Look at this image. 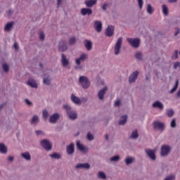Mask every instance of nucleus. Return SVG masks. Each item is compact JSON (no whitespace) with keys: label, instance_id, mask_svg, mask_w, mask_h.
<instances>
[{"label":"nucleus","instance_id":"f257e3e1","mask_svg":"<svg viewBox=\"0 0 180 180\" xmlns=\"http://www.w3.org/2000/svg\"><path fill=\"white\" fill-rule=\"evenodd\" d=\"M63 108L66 110L67 115L69 118L71 119V120H75V119H77V112H75V111L71 110V107L70 105H63Z\"/></svg>","mask_w":180,"mask_h":180},{"label":"nucleus","instance_id":"f03ea898","mask_svg":"<svg viewBox=\"0 0 180 180\" xmlns=\"http://www.w3.org/2000/svg\"><path fill=\"white\" fill-rule=\"evenodd\" d=\"M79 84H81L84 89L89 88V86L91 85V84L89 83V79L85 76H80L79 78Z\"/></svg>","mask_w":180,"mask_h":180},{"label":"nucleus","instance_id":"7ed1b4c3","mask_svg":"<svg viewBox=\"0 0 180 180\" xmlns=\"http://www.w3.org/2000/svg\"><path fill=\"white\" fill-rule=\"evenodd\" d=\"M171 153V147L168 145H163L161 147V155L162 157H167L168 154Z\"/></svg>","mask_w":180,"mask_h":180},{"label":"nucleus","instance_id":"20e7f679","mask_svg":"<svg viewBox=\"0 0 180 180\" xmlns=\"http://www.w3.org/2000/svg\"><path fill=\"white\" fill-rule=\"evenodd\" d=\"M127 41L135 49L140 46V39L139 38H127Z\"/></svg>","mask_w":180,"mask_h":180},{"label":"nucleus","instance_id":"39448f33","mask_svg":"<svg viewBox=\"0 0 180 180\" xmlns=\"http://www.w3.org/2000/svg\"><path fill=\"white\" fill-rule=\"evenodd\" d=\"M41 147L45 148L46 151H50V150L53 148V146L51 145V143H50V141H49V140L47 139L42 140L41 141Z\"/></svg>","mask_w":180,"mask_h":180},{"label":"nucleus","instance_id":"423d86ee","mask_svg":"<svg viewBox=\"0 0 180 180\" xmlns=\"http://www.w3.org/2000/svg\"><path fill=\"white\" fill-rule=\"evenodd\" d=\"M122 43H123V39L120 37L115 46V54L116 56L120 53V49H122Z\"/></svg>","mask_w":180,"mask_h":180},{"label":"nucleus","instance_id":"0eeeda50","mask_svg":"<svg viewBox=\"0 0 180 180\" xmlns=\"http://www.w3.org/2000/svg\"><path fill=\"white\" fill-rule=\"evenodd\" d=\"M154 129H158L160 131H163L165 129V124L160 121H155L153 122Z\"/></svg>","mask_w":180,"mask_h":180},{"label":"nucleus","instance_id":"6e6552de","mask_svg":"<svg viewBox=\"0 0 180 180\" xmlns=\"http://www.w3.org/2000/svg\"><path fill=\"white\" fill-rule=\"evenodd\" d=\"M88 58V54L82 53L79 58L75 60L77 65H81V63L85 61Z\"/></svg>","mask_w":180,"mask_h":180},{"label":"nucleus","instance_id":"1a4fd4ad","mask_svg":"<svg viewBox=\"0 0 180 180\" xmlns=\"http://www.w3.org/2000/svg\"><path fill=\"white\" fill-rule=\"evenodd\" d=\"M115 32V27L112 25H109L105 30V36L108 37H112Z\"/></svg>","mask_w":180,"mask_h":180},{"label":"nucleus","instance_id":"9d476101","mask_svg":"<svg viewBox=\"0 0 180 180\" xmlns=\"http://www.w3.org/2000/svg\"><path fill=\"white\" fill-rule=\"evenodd\" d=\"M145 151L149 158H150V160H155L157 158V157L155 156V151H154L153 150L146 149Z\"/></svg>","mask_w":180,"mask_h":180},{"label":"nucleus","instance_id":"9b49d317","mask_svg":"<svg viewBox=\"0 0 180 180\" xmlns=\"http://www.w3.org/2000/svg\"><path fill=\"white\" fill-rule=\"evenodd\" d=\"M137 77H139V71H135L129 76V83L135 82L136 79H137Z\"/></svg>","mask_w":180,"mask_h":180},{"label":"nucleus","instance_id":"f8f14e48","mask_svg":"<svg viewBox=\"0 0 180 180\" xmlns=\"http://www.w3.org/2000/svg\"><path fill=\"white\" fill-rule=\"evenodd\" d=\"M58 119H60V114L55 113L50 117L49 122L50 123H56Z\"/></svg>","mask_w":180,"mask_h":180},{"label":"nucleus","instance_id":"ddd939ff","mask_svg":"<svg viewBox=\"0 0 180 180\" xmlns=\"http://www.w3.org/2000/svg\"><path fill=\"white\" fill-rule=\"evenodd\" d=\"M94 27H95L96 32H98V33H100V32H102V22L95 21L94 22Z\"/></svg>","mask_w":180,"mask_h":180},{"label":"nucleus","instance_id":"4468645a","mask_svg":"<svg viewBox=\"0 0 180 180\" xmlns=\"http://www.w3.org/2000/svg\"><path fill=\"white\" fill-rule=\"evenodd\" d=\"M68 49L67 47V42L62 41L59 43V50L60 51H65Z\"/></svg>","mask_w":180,"mask_h":180},{"label":"nucleus","instance_id":"2eb2a0df","mask_svg":"<svg viewBox=\"0 0 180 180\" xmlns=\"http://www.w3.org/2000/svg\"><path fill=\"white\" fill-rule=\"evenodd\" d=\"M61 63L64 67H67L70 64V60L67 59V56L64 53L62 54Z\"/></svg>","mask_w":180,"mask_h":180},{"label":"nucleus","instance_id":"dca6fc26","mask_svg":"<svg viewBox=\"0 0 180 180\" xmlns=\"http://www.w3.org/2000/svg\"><path fill=\"white\" fill-rule=\"evenodd\" d=\"M108 91V87L105 86L103 89H102L98 94V96L99 99H103V96H105V94H106V91Z\"/></svg>","mask_w":180,"mask_h":180},{"label":"nucleus","instance_id":"f3484780","mask_svg":"<svg viewBox=\"0 0 180 180\" xmlns=\"http://www.w3.org/2000/svg\"><path fill=\"white\" fill-rule=\"evenodd\" d=\"M81 14L83 16H85V15H92V10L91 8H82Z\"/></svg>","mask_w":180,"mask_h":180},{"label":"nucleus","instance_id":"a211bd4d","mask_svg":"<svg viewBox=\"0 0 180 180\" xmlns=\"http://www.w3.org/2000/svg\"><path fill=\"white\" fill-rule=\"evenodd\" d=\"M66 150L68 154L71 155V154H74V143H70V146L66 147Z\"/></svg>","mask_w":180,"mask_h":180},{"label":"nucleus","instance_id":"6ab92c4d","mask_svg":"<svg viewBox=\"0 0 180 180\" xmlns=\"http://www.w3.org/2000/svg\"><path fill=\"white\" fill-rule=\"evenodd\" d=\"M76 168H84L85 169H89L91 165L88 163H79L77 165Z\"/></svg>","mask_w":180,"mask_h":180},{"label":"nucleus","instance_id":"aec40b11","mask_svg":"<svg viewBox=\"0 0 180 180\" xmlns=\"http://www.w3.org/2000/svg\"><path fill=\"white\" fill-rule=\"evenodd\" d=\"M71 99L74 102V103H76V105H81V99L75 96L74 94H72Z\"/></svg>","mask_w":180,"mask_h":180},{"label":"nucleus","instance_id":"412c9836","mask_svg":"<svg viewBox=\"0 0 180 180\" xmlns=\"http://www.w3.org/2000/svg\"><path fill=\"white\" fill-rule=\"evenodd\" d=\"M127 122V115H122L120 120L119 124L120 126L126 124Z\"/></svg>","mask_w":180,"mask_h":180},{"label":"nucleus","instance_id":"4be33fe9","mask_svg":"<svg viewBox=\"0 0 180 180\" xmlns=\"http://www.w3.org/2000/svg\"><path fill=\"white\" fill-rule=\"evenodd\" d=\"M27 84L30 86H32V88H37V84L34 79H29Z\"/></svg>","mask_w":180,"mask_h":180},{"label":"nucleus","instance_id":"5701e85b","mask_svg":"<svg viewBox=\"0 0 180 180\" xmlns=\"http://www.w3.org/2000/svg\"><path fill=\"white\" fill-rule=\"evenodd\" d=\"M0 153H1V154H6V153H8V148L4 143H0Z\"/></svg>","mask_w":180,"mask_h":180},{"label":"nucleus","instance_id":"b1692460","mask_svg":"<svg viewBox=\"0 0 180 180\" xmlns=\"http://www.w3.org/2000/svg\"><path fill=\"white\" fill-rule=\"evenodd\" d=\"M12 27H13V22H8L4 27V30L5 32H9Z\"/></svg>","mask_w":180,"mask_h":180},{"label":"nucleus","instance_id":"393cba45","mask_svg":"<svg viewBox=\"0 0 180 180\" xmlns=\"http://www.w3.org/2000/svg\"><path fill=\"white\" fill-rule=\"evenodd\" d=\"M84 46L86 50H91L92 49V42L91 41L85 40L84 41Z\"/></svg>","mask_w":180,"mask_h":180},{"label":"nucleus","instance_id":"a878e982","mask_svg":"<svg viewBox=\"0 0 180 180\" xmlns=\"http://www.w3.org/2000/svg\"><path fill=\"white\" fill-rule=\"evenodd\" d=\"M21 157L22 158H25V160H26L27 161H30V160L32 158V157L30 156V153H29L28 152L22 153Z\"/></svg>","mask_w":180,"mask_h":180},{"label":"nucleus","instance_id":"bb28decb","mask_svg":"<svg viewBox=\"0 0 180 180\" xmlns=\"http://www.w3.org/2000/svg\"><path fill=\"white\" fill-rule=\"evenodd\" d=\"M153 108H158V109H164V105H162L161 103V102L160 101H155L153 104Z\"/></svg>","mask_w":180,"mask_h":180},{"label":"nucleus","instance_id":"cd10ccee","mask_svg":"<svg viewBox=\"0 0 180 180\" xmlns=\"http://www.w3.org/2000/svg\"><path fill=\"white\" fill-rule=\"evenodd\" d=\"M95 4H96V0H88V1H85V4L89 8H91V6H94V5H95Z\"/></svg>","mask_w":180,"mask_h":180},{"label":"nucleus","instance_id":"c85d7f7f","mask_svg":"<svg viewBox=\"0 0 180 180\" xmlns=\"http://www.w3.org/2000/svg\"><path fill=\"white\" fill-rule=\"evenodd\" d=\"M178 85H179V82L178 80L176 81L175 85L174 87L169 91V94H174L176 89H178Z\"/></svg>","mask_w":180,"mask_h":180},{"label":"nucleus","instance_id":"c756f323","mask_svg":"<svg viewBox=\"0 0 180 180\" xmlns=\"http://www.w3.org/2000/svg\"><path fill=\"white\" fill-rule=\"evenodd\" d=\"M77 147L80 151H85V147L84 146V145L81 144L79 141L77 142Z\"/></svg>","mask_w":180,"mask_h":180},{"label":"nucleus","instance_id":"7c9ffc66","mask_svg":"<svg viewBox=\"0 0 180 180\" xmlns=\"http://www.w3.org/2000/svg\"><path fill=\"white\" fill-rule=\"evenodd\" d=\"M31 123H32V124H36V123H39V117H37V115H34L32 117Z\"/></svg>","mask_w":180,"mask_h":180},{"label":"nucleus","instance_id":"2f4dec72","mask_svg":"<svg viewBox=\"0 0 180 180\" xmlns=\"http://www.w3.org/2000/svg\"><path fill=\"white\" fill-rule=\"evenodd\" d=\"M147 12L149 15H151L154 12V8H153L150 4H148Z\"/></svg>","mask_w":180,"mask_h":180},{"label":"nucleus","instance_id":"473e14b6","mask_svg":"<svg viewBox=\"0 0 180 180\" xmlns=\"http://www.w3.org/2000/svg\"><path fill=\"white\" fill-rule=\"evenodd\" d=\"M137 137H139V132L137 131V129H136L131 133V138L137 139Z\"/></svg>","mask_w":180,"mask_h":180},{"label":"nucleus","instance_id":"72a5a7b5","mask_svg":"<svg viewBox=\"0 0 180 180\" xmlns=\"http://www.w3.org/2000/svg\"><path fill=\"white\" fill-rule=\"evenodd\" d=\"M50 157L51 158H55L56 160H60V154L56 153L50 155Z\"/></svg>","mask_w":180,"mask_h":180},{"label":"nucleus","instance_id":"f704fd0d","mask_svg":"<svg viewBox=\"0 0 180 180\" xmlns=\"http://www.w3.org/2000/svg\"><path fill=\"white\" fill-rule=\"evenodd\" d=\"M174 112L172 109L167 110V115L169 117H172V116H174Z\"/></svg>","mask_w":180,"mask_h":180},{"label":"nucleus","instance_id":"c9c22d12","mask_svg":"<svg viewBox=\"0 0 180 180\" xmlns=\"http://www.w3.org/2000/svg\"><path fill=\"white\" fill-rule=\"evenodd\" d=\"M162 13L166 16H167V15H168V7H167V6H165V5L162 6Z\"/></svg>","mask_w":180,"mask_h":180},{"label":"nucleus","instance_id":"e433bc0d","mask_svg":"<svg viewBox=\"0 0 180 180\" xmlns=\"http://www.w3.org/2000/svg\"><path fill=\"white\" fill-rule=\"evenodd\" d=\"M98 178H101V179H106V175L103 172H99Z\"/></svg>","mask_w":180,"mask_h":180},{"label":"nucleus","instance_id":"4c0bfd02","mask_svg":"<svg viewBox=\"0 0 180 180\" xmlns=\"http://www.w3.org/2000/svg\"><path fill=\"white\" fill-rule=\"evenodd\" d=\"M136 58H137V60H142L143 59V54L141 53V52H136Z\"/></svg>","mask_w":180,"mask_h":180},{"label":"nucleus","instance_id":"58836bf2","mask_svg":"<svg viewBox=\"0 0 180 180\" xmlns=\"http://www.w3.org/2000/svg\"><path fill=\"white\" fill-rule=\"evenodd\" d=\"M134 159H133V158H127L125 160V162L127 164V165H129V164H131V162H133Z\"/></svg>","mask_w":180,"mask_h":180},{"label":"nucleus","instance_id":"ea45409f","mask_svg":"<svg viewBox=\"0 0 180 180\" xmlns=\"http://www.w3.org/2000/svg\"><path fill=\"white\" fill-rule=\"evenodd\" d=\"M3 70L5 72H8L9 71V65L6 63L3 64Z\"/></svg>","mask_w":180,"mask_h":180},{"label":"nucleus","instance_id":"a19ab883","mask_svg":"<svg viewBox=\"0 0 180 180\" xmlns=\"http://www.w3.org/2000/svg\"><path fill=\"white\" fill-rule=\"evenodd\" d=\"M43 117L45 119V120H46L49 117V112L46 110L43 111Z\"/></svg>","mask_w":180,"mask_h":180},{"label":"nucleus","instance_id":"79ce46f5","mask_svg":"<svg viewBox=\"0 0 180 180\" xmlns=\"http://www.w3.org/2000/svg\"><path fill=\"white\" fill-rule=\"evenodd\" d=\"M87 139L88 140H90V141L94 140V135H92L91 132H89L87 134Z\"/></svg>","mask_w":180,"mask_h":180},{"label":"nucleus","instance_id":"37998d69","mask_svg":"<svg viewBox=\"0 0 180 180\" xmlns=\"http://www.w3.org/2000/svg\"><path fill=\"white\" fill-rule=\"evenodd\" d=\"M140 9H143V0H137Z\"/></svg>","mask_w":180,"mask_h":180},{"label":"nucleus","instance_id":"c03bdc74","mask_svg":"<svg viewBox=\"0 0 180 180\" xmlns=\"http://www.w3.org/2000/svg\"><path fill=\"white\" fill-rule=\"evenodd\" d=\"M171 127H176V121L175 119H173L171 122Z\"/></svg>","mask_w":180,"mask_h":180},{"label":"nucleus","instance_id":"a18cd8bd","mask_svg":"<svg viewBox=\"0 0 180 180\" xmlns=\"http://www.w3.org/2000/svg\"><path fill=\"white\" fill-rule=\"evenodd\" d=\"M110 160L112 161H119V160H120V158L119 157V155H115V156L111 158Z\"/></svg>","mask_w":180,"mask_h":180},{"label":"nucleus","instance_id":"49530a36","mask_svg":"<svg viewBox=\"0 0 180 180\" xmlns=\"http://www.w3.org/2000/svg\"><path fill=\"white\" fill-rule=\"evenodd\" d=\"M44 84L49 85L50 84V79L49 78H44Z\"/></svg>","mask_w":180,"mask_h":180},{"label":"nucleus","instance_id":"de8ad7c7","mask_svg":"<svg viewBox=\"0 0 180 180\" xmlns=\"http://www.w3.org/2000/svg\"><path fill=\"white\" fill-rule=\"evenodd\" d=\"M174 179H175V176L170 175L167 176L165 180H174Z\"/></svg>","mask_w":180,"mask_h":180},{"label":"nucleus","instance_id":"09e8293b","mask_svg":"<svg viewBox=\"0 0 180 180\" xmlns=\"http://www.w3.org/2000/svg\"><path fill=\"white\" fill-rule=\"evenodd\" d=\"M39 39L40 40H44V32H41L39 33Z\"/></svg>","mask_w":180,"mask_h":180},{"label":"nucleus","instance_id":"8fccbe9b","mask_svg":"<svg viewBox=\"0 0 180 180\" xmlns=\"http://www.w3.org/2000/svg\"><path fill=\"white\" fill-rule=\"evenodd\" d=\"M75 41H76V40H75V38H71L70 40H69V44H75Z\"/></svg>","mask_w":180,"mask_h":180},{"label":"nucleus","instance_id":"3c124183","mask_svg":"<svg viewBox=\"0 0 180 180\" xmlns=\"http://www.w3.org/2000/svg\"><path fill=\"white\" fill-rule=\"evenodd\" d=\"M178 67H180V63L179 62H176L174 63V68L175 70H176V68H178Z\"/></svg>","mask_w":180,"mask_h":180},{"label":"nucleus","instance_id":"603ef678","mask_svg":"<svg viewBox=\"0 0 180 180\" xmlns=\"http://www.w3.org/2000/svg\"><path fill=\"white\" fill-rule=\"evenodd\" d=\"M107 7H108V4L105 3L104 4H103L102 6L103 11H106Z\"/></svg>","mask_w":180,"mask_h":180},{"label":"nucleus","instance_id":"864d4df0","mask_svg":"<svg viewBox=\"0 0 180 180\" xmlns=\"http://www.w3.org/2000/svg\"><path fill=\"white\" fill-rule=\"evenodd\" d=\"M115 106H120V100H117L115 101Z\"/></svg>","mask_w":180,"mask_h":180},{"label":"nucleus","instance_id":"5fc2aeb1","mask_svg":"<svg viewBox=\"0 0 180 180\" xmlns=\"http://www.w3.org/2000/svg\"><path fill=\"white\" fill-rule=\"evenodd\" d=\"M14 49H15V50H19V46L16 42L14 43Z\"/></svg>","mask_w":180,"mask_h":180},{"label":"nucleus","instance_id":"6e6d98bb","mask_svg":"<svg viewBox=\"0 0 180 180\" xmlns=\"http://www.w3.org/2000/svg\"><path fill=\"white\" fill-rule=\"evenodd\" d=\"M25 102L27 105H29V106H31L32 103L30 102V101H29L28 99H25Z\"/></svg>","mask_w":180,"mask_h":180},{"label":"nucleus","instance_id":"4d7b16f0","mask_svg":"<svg viewBox=\"0 0 180 180\" xmlns=\"http://www.w3.org/2000/svg\"><path fill=\"white\" fill-rule=\"evenodd\" d=\"M176 32L174 34V36H178L179 34V28H176Z\"/></svg>","mask_w":180,"mask_h":180},{"label":"nucleus","instance_id":"13d9d810","mask_svg":"<svg viewBox=\"0 0 180 180\" xmlns=\"http://www.w3.org/2000/svg\"><path fill=\"white\" fill-rule=\"evenodd\" d=\"M178 50L174 51L175 58H178Z\"/></svg>","mask_w":180,"mask_h":180},{"label":"nucleus","instance_id":"bf43d9fd","mask_svg":"<svg viewBox=\"0 0 180 180\" xmlns=\"http://www.w3.org/2000/svg\"><path fill=\"white\" fill-rule=\"evenodd\" d=\"M8 161H11V162L13 161V156H9L8 158Z\"/></svg>","mask_w":180,"mask_h":180},{"label":"nucleus","instance_id":"052dcab7","mask_svg":"<svg viewBox=\"0 0 180 180\" xmlns=\"http://www.w3.org/2000/svg\"><path fill=\"white\" fill-rule=\"evenodd\" d=\"M35 133H36L37 136H39V135L41 134V131H36Z\"/></svg>","mask_w":180,"mask_h":180},{"label":"nucleus","instance_id":"680f3d73","mask_svg":"<svg viewBox=\"0 0 180 180\" xmlns=\"http://www.w3.org/2000/svg\"><path fill=\"white\" fill-rule=\"evenodd\" d=\"M168 1H169L170 4H172V2H176V0H168Z\"/></svg>","mask_w":180,"mask_h":180},{"label":"nucleus","instance_id":"e2e57ef3","mask_svg":"<svg viewBox=\"0 0 180 180\" xmlns=\"http://www.w3.org/2000/svg\"><path fill=\"white\" fill-rule=\"evenodd\" d=\"M60 4H61V0H58V6H60Z\"/></svg>","mask_w":180,"mask_h":180},{"label":"nucleus","instance_id":"0e129e2a","mask_svg":"<svg viewBox=\"0 0 180 180\" xmlns=\"http://www.w3.org/2000/svg\"><path fill=\"white\" fill-rule=\"evenodd\" d=\"M4 106H5V104H1L0 105V110H2V108H4Z\"/></svg>","mask_w":180,"mask_h":180},{"label":"nucleus","instance_id":"69168bd1","mask_svg":"<svg viewBox=\"0 0 180 180\" xmlns=\"http://www.w3.org/2000/svg\"><path fill=\"white\" fill-rule=\"evenodd\" d=\"M105 139L109 140V135H108V134L105 135Z\"/></svg>","mask_w":180,"mask_h":180},{"label":"nucleus","instance_id":"338daca9","mask_svg":"<svg viewBox=\"0 0 180 180\" xmlns=\"http://www.w3.org/2000/svg\"><path fill=\"white\" fill-rule=\"evenodd\" d=\"M39 66L41 67V68H43V64L39 63Z\"/></svg>","mask_w":180,"mask_h":180},{"label":"nucleus","instance_id":"774afa93","mask_svg":"<svg viewBox=\"0 0 180 180\" xmlns=\"http://www.w3.org/2000/svg\"><path fill=\"white\" fill-rule=\"evenodd\" d=\"M146 79H148V77H146Z\"/></svg>","mask_w":180,"mask_h":180}]
</instances>
